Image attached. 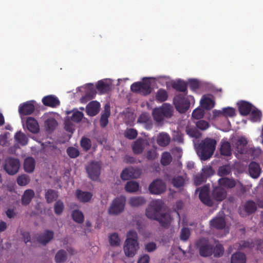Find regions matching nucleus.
<instances>
[{
	"instance_id": "nucleus-20",
	"label": "nucleus",
	"mask_w": 263,
	"mask_h": 263,
	"mask_svg": "<svg viewBox=\"0 0 263 263\" xmlns=\"http://www.w3.org/2000/svg\"><path fill=\"white\" fill-rule=\"evenodd\" d=\"M210 224L212 228L218 230H222L225 228L226 222L224 218L216 217L210 221Z\"/></svg>"
},
{
	"instance_id": "nucleus-48",
	"label": "nucleus",
	"mask_w": 263,
	"mask_h": 263,
	"mask_svg": "<svg viewBox=\"0 0 263 263\" xmlns=\"http://www.w3.org/2000/svg\"><path fill=\"white\" fill-rule=\"evenodd\" d=\"M214 256L216 257L222 256L224 253V248L221 244H217L214 247L213 245Z\"/></svg>"
},
{
	"instance_id": "nucleus-54",
	"label": "nucleus",
	"mask_w": 263,
	"mask_h": 263,
	"mask_svg": "<svg viewBox=\"0 0 263 263\" xmlns=\"http://www.w3.org/2000/svg\"><path fill=\"white\" fill-rule=\"evenodd\" d=\"M30 181L29 176L26 175H22L18 176L17 179V183L20 186H25L28 184Z\"/></svg>"
},
{
	"instance_id": "nucleus-30",
	"label": "nucleus",
	"mask_w": 263,
	"mask_h": 263,
	"mask_svg": "<svg viewBox=\"0 0 263 263\" xmlns=\"http://www.w3.org/2000/svg\"><path fill=\"white\" fill-rule=\"evenodd\" d=\"M231 263H246V257L244 253L238 252L231 257Z\"/></svg>"
},
{
	"instance_id": "nucleus-47",
	"label": "nucleus",
	"mask_w": 263,
	"mask_h": 263,
	"mask_svg": "<svg viewBox=\"0 0 263 263\" xmlns=\"http://www.w3.org/2000/svg\"><path fill=\"white\" fill-rule=\"evenodd\" d=\"M153 116L154 119L158 122L162 121L165 117L160 108H157L153 110Z\"/></svg>"
},
{
	"instance_id": "nucleus-25",
	"label": "nucleus",
	"mask_w": 263,
	"mask_h": 263,
	"mask_svg": "<svg viewBox=\"0 0 263 263\" xmlns=\"http://www.w3.org/2000/svg\"><path fill=\"white\" fill-rule=\"evenodd\" d=\"M218 182L220 186L227 189H232L236 185V181L234 179L227 177H222L220 178Z\"/></svg>"
},
{
	"instance_id": "nucleus-17",
	"label": "nucleus",
	"mask_w": 263,
	"mask_h": 263,
	"mask_svg": "<svg viewBox=\"0 0 263 263\" xmlns=\"http://www.w3.org/2000/svg\"><path fill=\"white\" fill-rule=\"evenodd\" d=\"M100 108V104L97 101H91L86 106V112L88 115L93 117L99 112Z\"/></svg>"
},
{
	"instance_id": "nucleus-13",
	"label": "nucleus",
	"mask_w": 263,
	"mask_h": 263,
	"mask_svg": "<svg viewBox=\"0 0 263 263\" xmlns=\"http://www.w3.org/2000/svg\"><path fill=\"white\" fill-rule=\"evenodd\" d=\"M33 103V101H29L21 104L18 107L20 115L21 116H26L32 114L35 110V107Z\"/></svg>"
},
{
	"instance_id": "nucleus-36",
	"label": "nucleus",
	"mask_w": 263,
	"mask_h": 263,
	"mask_svg": "<svg viewBox=\"0 0 263 263\" xmlns=\"http://www.w3.org/2000/svg\"><path fill=\"white\" fill-rule=\"evenodd\" d=\"M96 88L101 93H105L110 90V85L108 83L100 80L98 82Z\"/></svg>"
},
{
	"instance_id": "nucleus-7",
	"label": "nucleus",
	"mask_w": 263,
	"mask_h": 263,
	"mask_svg": "<svg viewBox=\"0 0 263 263\" xmlns=\"http://www.w3.org/2000/svg\"><path fill=\"white\" fill-rule=\"evenodd\" d=\"M88 177L92 180L98 179L101 174V165L98 161H91L85 166Z\"/></svg>"
},
{
	"instance_id": "nucleus-19",
	"label": "nucleus",
	"mask_w": 263,
	"mask_h": 263,
	"mask_svg": "<svg viewBox=\"0 0 263 263\" xmlns=\"http://www.w3.org/2000/svg\"><path fill=\"white\" fill-rule=\"evenodd\" d=\"M219 152L221 156L231 157L232 156V148L230 142L222 140L220 142Z\"/></svg>"
},
{
	"instance_id": "nucleus-31",
	"label": "nucleus",
	"mask_w": 263,
	"mask_h": 263,
	"mask_svg": "<svg viewBox=\"0 0 263 263\" xmlns=\"http://www.w3.org/2000/svg\"><path fill=\"white\" fill-rule=\"evenodd\" d=\"M145 202V199L142 197H134L129 199V204L133 207H138L142 205Z\"/></svg>"
},
{
	"instance_id": "nucleus-28",
	"label": "nucleus",
	"mask_w": 263,
	"mask_h": 263,
	"mask_svg": "<svg viewBox=\"0 0 263 263\" xmlns=\"http://www.w3.org/2000/svg\"><path fill=\"white\" fill-rule=\"evenodd\" d=\"M35 160L32 157H27L24 160V167L27 173H32L35 168Z\"/></svg>"
},
{
	"instance_id": "nucleus-39",
	"label": "nucleus",
	"mask_w": 263,
	"mask_h": 263,
	"mask_svg": "<svg viewBox=\"0 0 263 263\" xmlns=\"http://www.w3.org/2000/svg\"><path fill=\"white\" fill-rule=\"evenodd\" d=\"M155 98L158 102H164L168 98V93L165 89H159L156 93Z\"/></svg>"
},
{
	"instance_id": "nucleus-49",
	"label": "nucleus",
	"mask_w": 263,
	"mask_h": 263,
	"mask_svg": "<svg viewBox=\"0 0 263 263\" xmlns=\"http://www.w3.org/2000/svg\"><path fill=\"white\" fill-rule=\"evenodd\" d=\"M64 205L62 201L58 200L57 201L54 205V212L57 215H61L63 212Z\"/></svg>"
},
{
	"instance_id": "nucleus-1",
	"label": "nucleus",
	"mask_w": 263,
	"mask_h": 263,
	"mask_svg": "<svg viewBox=\"0 0 263 263\" xmlns=\"http://www.w3.org/2000/svg\"><path fill=\"white\" fill-rule=\"evenodd\" d=\"M162 208L161 200L153 201L146 209L145 215L148 219L157 221L162 227L167 229L171 225L172 218L167 213H161Z\"/></svg>"
},
{
	"instance_id": "nucleus-46",
	"label": "nucleus",
	"mask_w": 263,
	"mask_h": 263,
	"mask_svg": "<svg viewBox=\"0 0 263 263\" xmlns=\"http://www.w3.org/2000/svg\"><path fill=\"white\" fill-rule=\"evenodd\" d=\"M261 117V112L257 109L253 110L250 115L251 120L254 122H260Z\"/></svg>"
},
{
	"instance_id": "nucleus-41",
	"label": "nucleus",
	"mask_w": 263,
	"mask_h": 263,
	"mask_svg": "<svg viewBox=\"0 0 263 263\" xmlns=\"http://www.w3.org/2000/svg\"><path fill=\"white\" fill-rule=\"evenodd\" d=\"M110 116L109 108L105 107L104 112L102 115L100 119V125L102 127H105L108 123V117Z\"/></svg>"
},
{
	"instance_id": "nucleus-61",
	"label": "nucleus",
	"mask_w": 263,
	"mask_h": 263,
	"mask_svg": "<svg viewBox=\"0 0 263 263\" xmlns=\"http://www.w3.org/2000/svg\"><path fill=\"white\" fill-rule=\"evenodd\" d=\"M223 116L225 117H232L235 115V110L232 107H226L222 109Z\"/></svg>"
},
{
	"instance_id": "nucleus-60",
	"label": "nucleus",
	"mask_w": 263,
	"mask_h": 263,
	"mask_svg": "<svg viewBox=\"0 0 263 263\" xmlns=\"http://www.w3.org/2000/svg\"><path fill=\"white\" fill-rule=\"evenodd\" d=\"M196 125L197 128L204 130L209 127V123L203 120H199L196 123Z\"/></svg>"
},
{
	"instance_id": "nucleus-40",
	"label": "nucleus",
	"mask_w": 263,
	"mask_h": 263,
	"mask_svg": "<svg viewBox=\"0 0 263 263\" xmlns=\"http://www.w3.org/2000/svg\"><path fill=\"white\" fill-rule=\"evenodd\" d=\"M244 209L248 214H252L256 211L257 206L255 202L253 201L248 200L244 205Z\"/></svg>"
},
{
	"instance_id": "nucleus-42",
	"label": "nucleus",
	"mask_w": 263,
	"mask_h": 263,
	"mask_svg": "<svg viewBox=\"0 0 263 263\" xmlns=\"http://www.w3.org/2000/svg\"><path fill=\"white\" fill-rule=\"evenodd\" d=\"M73 220L77 223H82L84 221V216L83 213L78 210L73 211L71 214Z\"/></svg>"
},
{
	"instance_id": "nucleus-45",
	"label": "nucleus",
	"mask_w": 263,
	"mask_h": 263,
	"mask_svg": "<svg viewBox=\"0 0 263 263\" xmlns=\"http://www.w3.org/2000/svg\"><path fill=\"white\" fill-rule=\"evenodd\" d=\"M80 145L83 149L87 152L89 150L91 147V142L89 138L82 137L80 141Z\"/></svg>"
},
{
	"instance_id": "nucleus-21",
	"label": "nucleus",
	"mask_w": 263,
	"mask_h": 263,
	"mask_svg": "<svg viewBox=\"0 0 263 263\" xmlns=\"http://www.w3.org/2000/svg\"><path fill=\"white\" fill-rule=\"evenodd\" d=\"M35 193L33 190L27 189L25 191L21 198V203L23 205H28L34 198Z\"/></svg>"
},
{
	"instance_id": "nucleus-6",
	"label": "nucleus",
	"mask_w": 263,
	"mask_h": 263,
	"mask_svg": "<svg viewBox=\"0 0 263 263\" xmlns=\"http://www.w3.org/2000/svg\"><path fill=\"white\" fill-rule=\"evenodd\" d=\"M195 246L201 256L206 257L213 254V245L210 243L208 239L205 238H200L196 242Z\"/></svg>"
},
{
	"instance_id": "nucleus-23",
	"label": "nucleus",
	"mask_w": 263,
	"mask_h": 263,
	"mask_svg": "<svg viewBox=\"0 0 263 263\" xmlns=\"http://www.w3.org/2000/svg\"><path fill=\"white\" fill-rule=\"evenodd\" d=\"M238 104V110L240 114L242 116L249 115L252 108V105L245 101H241Z\"/></svg>"
},
{
	"instance_id": "nucleus-22",
	"label": "nucleus",
	"mask_w": 263,
	"mask_h": 263,
	"mask_svg": "<svg viewBox=\"0 0 263 263\" xmlns=\"http://www.w3.org/2000/svg\"><path fill=\"white\" fill-rule=\"evenodd\" d=\"M76 196L80 202L86 203L91 200L92 194L89 192H84L80 190H77L76 192Z\"/></svg>"
},
{
	"instance_id": "nucleus-5",
	"label": "nucleus",
	"mask_w": 263,
	"mask_h": 263,
	"mask_svg": "<svg viewBox=\"0 0 263 263\" xmlns=\"http://www.w3.org/2000/svg\"><path fill=\"white\" fill-rule=\"evenodd\" d=\"M131 90L136 93H140L143 96H147L150 94L152 91L151 83L146 78L143 82L134 83L130 86Z\"/></svg>"
},
{
	"instance_id": "nucleus-38",
	"label": "nucleus",
	"mask_w": 263,
	"mask_h": 263,
	"mask_svg": "<svg viewBox=\"0 0 263 263\" xmlns=\"http://www.w3.org/2000/svg\"><path fill=\"white\" fill-rule=\"evenodd\" d=\"M16 141L22 145H26L28 143V138L21 132H17L14 136Z\"/></svg>"
},
{
	"instance_id": "nucleus-64",
	"label": "nucleus",
	"mask_w": 263,
	"mask_h": 263,
	"mask_svg": "<svg viewBox=\"0 0 263 263\" xmlns=\"http://www.w3.org/2000/svg\"><path fill=\"white\" fill-rule=\"evenodd\" d=\"M157 249V245L154 242H148L145 245V251L147 252H152Z\"/></svg>"
},
{
	"instance_id": "nucleus-14",
	"label": "nucleus",
	"mask_w": 263,
	"mask_h": 263,
	"mask_svg": "<svg viewBox=\"0 0 263 263\" xmlns=\"http://www.w3.org/2000/svg\"><path fill=\"white\" fill-rule=\"evenodd\" d=\"M147 142L142 138H138L132 145V149L135 154H141L147 145Z\"/></svg>"
},
{
	"instance_id": "nucleus-51",
	"label": "nucleus",
	"mask_w": 263,
	"mask_h": 263,
	"mask_svg": "<svg viewBox=\"0 0 263 263\" xmlns=\"http://www.w3.org/2000/svg\"><path fill=\"white\" fill-rule=\"evenodd\" d=\"M45 125L48 130L53 131L58 125V122L53 118L48 119L45 121Z\"/></svg>"
},
{
	"instance_id": "nucleus-62",
	"label": "nucleus",
	"mask_w": 263,
	"mask_h": 263,
	"mask_svg": "<svg viewBox=\"0 0 263 263\" xmlns=\"http://www.w3.org/2000/svg\"><path fill=\"white\" fill-rule=\"evenodd\" d=\"M190 236V231L187 228H183L180 232V239L181 240L186 241L188 239Z\"/></svg>"
},
{
	"instance_id": "nucleus-55",
	"label": "nucleus",
	"mask_w": 263,
	"mask_h": 263,
	"mask_svg": "<svg viewBox=\"0 0 263 263\" xmlns=\"http://www.w3.org/2000/svg\"><path fill=\"white\" fill-rule=\"evenodd\" d=\"M207 178L205 174H203L202 173L198 174L196 175L194 178V183L196 185H200L202 183L205 182L206 181Z\"/></svg>"
},
{
	"instance_id": "nucleus-44",
	"label": "nucleus",
	"mask_w": 263,
	"mask_h": 263,
	"mask_svg": "<svg viewBox=\"0 0 263 263\" xmlns=\"http://www.w3.org/2000/svg\"><path fill=\"white\" fill-rule=\"evenodd\" d=\"M202 106L206 109H210L214 106V102L213 100L209 98H204L202 99L200 101Z\"/></svg>"
},
{
	"instance_id": "nucleus-32",
	"label": "nucleus",
	"mask_w": 263,
	"mask_h": 263,
	"mask_svg": "<svg viewBox=\"0 0 263 263\" xmlns=\"http://www.w3.org/2000/svg\"><path fill=\"white\" fill-rule=\"evenodd\" d=\"M171 183L176 189L182 188L185 185V179L182 176H175L172 179Z\"/></svg>"
},
{
	"instance_id": "nucleus-35",
	"label": "nucleus",
	"mask_w": 263,
	"mask_h": 263,
	"mask_svg": "<svg viewBox=\"0 0 263 263\" xmlns=\"http://www.w3.org/2000/svg\"><path fill=\"white\" fill-rule=\"evenodd\" d=\"M231 171V165L230 164H227L219 167L217 174L220 177H223L230 174Z\"/></svg>"
},
{
	"instance_id": "nucleus-18",
	"label": "nucleus",
	"mask_w": 263,
	"mask_h": 263,
	"mask_svg": "<svg viewBox=\"0 0 263 263\" xmlns=\"http://www.w3.org/2000/svg\"><path fill=\"white\" fill-rule=\"evenodd\" d=\"M172 87L177 91L183 92L184 95H187V84L183 80L178 79L172 84Z\"/></svg>"
},
{
	"instance_id": "nucleus-57",
	"label": "nucleus",
	"mask_w": 263,
	"mask_h": 263,
	"mask_svg": "<svg viewBox=\"0 0 263 263\" xmlns=\"http://www.w3.org/2000/svg\"><path fill=\"white\" fill-rule=\"evenodd\" d=\"M67 155L71 158H76L78 157L80 155L79 151L73 147H69L66 150Z\"/></svg>"
},
{
	"instance_id": "nucleus-12",
	"label": "nucleus",
	"mask_w": 263,
	"mask_h": 263,
	"mask_svg": "<svg viewBox=\"0 0 263 263\" xmlns=\"http://www.w3.org/2000/svg\"><path fill=\"white\" fill-rule=\"evenodd\" d=\"M141 169L137 167H129L122 172L120 177L122 179L126 180L130 178H138L141 174Z\"/></svg>"
},
{
	"instance_id": "nucleus-58",
	"label": "nucleus",
	"mask_w": 263,
	"mask_h": 263,
	"mask_svg": "<svg viewBox=\"0 0 263 263\" xmlns=\"http://www.w3.org/2000/svg\"><path fill=\"white\" fill-rule=\"evenodd\" d=\"M83 116L84 115L82 112L77 110L72 114L70 119L73 122L79 123L82 120Z\"/></svg>"
},
{
	"instance_id": "nucleus-8",
	"label": "nucleus",
	"mask_w": 263,
	"mask_h": 263,
	"mask_svg": "<svg viewBox=\"0 0 263 263\" xmlns=\"http://www.w3.org/2000/svg\"><path fill=\"white\" fill-rule=\"evenodd\" d=\"M186 95L178 94L175 96L173 103L176 109L180 113L185 112L190 106V102Z\"/></svg>"
},
{
	"instance_id": "nucleus-2",
	"label": "nucleus",
	"mask_w": 263,
	"mask_h": 263,
	"mask_svg": "<svg viewBox=\"0 0 263 263\" xmlns=\"http://www.w3.org/2000/svg\"><path fill=\"white\" fill-rule=\"evenodd\" d=\"M209 192V187L206 185L200 189L199 195L200 201L209 206H213V199L216 201H222L227 196V191L220 186H215L213 189L211 193L212 199L210 196Z\"/></svg>"
},
{
	"instance_id": "nucleus-37",
	"label": "nucleus",
	"mask_w": 263,
	"mask_h": 263,
	"mask_svg": "<svg viewBox=\"0 0 263 263\" xmlns=\"http://www.w3.org/2000/svg\"><path fill=\"white\" fill-rule=\"evenodd\" d=\"M185 132L190 137L192 138L197 139L201 136V133L195 127L187 126Z\"/></svg>"
},
{
	"instance_id": "nucleus-33",
	"label": "nucleus",
	"mask_w": 263,
	"mask_h": 263,
	"mask_svg": "<svg viewBox=\"0 0 263 263\" xmlns=\"http://www.w3.org/2000/svg\"><path fill=\"white\" fill-rule=\"evenodd\" d=\"M124 188L127 192L134 193L138 191L139 184L136 181H129L126 183Z\"/></svg>"
},
{
	"instance_id": "nucleus-10",
	"label": "nucleus",
	"mask_w": 263,
	"mask_h": 263,
	"mask_svg": "<svg viewBox=\"0 0 263 263\" xmlns=\"http://www.w3.org/2000/svg\"><path fill=\"white\" fill-rule=\"evenodd\" d=\"M20 165V161L17 159L10 157L5 160L4 170L8 174L12 175L18 172Z\"/></svg>"
},
{
	"instance_id": "nucleus-34",
	"label": "nucleus",
	"mask_w": 263,
	"mask_h": 263,
	"mask_svg": "<svg viewBox=\"0 0 263 263\" xmlns=\"http://www.w3.org/2000/svg\"><path fill=\"white\" fill-rule=\"evenodd\" d=\"M159 108L161 110L162 114L165 118H170L172 116L173 109V107L171 105L164 103Z\"/></svg>"
},
{
	"instance_id": "nucleus-11",
	"label": "nucleus",
	"mask_w": 263,
	"mask_h": 263,
	"mask_svg": "<svg viewBox=\"0 0 263 263\" xmlns=\"http://www.w3.org/2000/svg\"><path fill=\"white\" fill-rule=\"evenodd\" d=\"M166 185L165 183L161 179L154 180L149 185L148 190L152 194L159 195L166 191Z\"/></svg>"
},
{
	"instance_id": "nucleus-24",
	"label": "nucleus",
	"mask_w": 263,
	"mask_h": 263,
	"mask_svg": "<svg viewBox=\"0 0 263 263\" xmlns=\"http://www.w3.org/2000/svg\"><path fill=\"white\" fill-rule=\"evenodd\" d=\"M249 172L252 178H257L260 175L261 168L257 163L251 162L249 165Z\"/></svg>"
},
{
	"instance_id": "nucleus-26",
	"label": "nucleus",
	"mask_w": 263,
	"mask_h": 263,
	"mask_svg": "<svg viewBox=\"0 0 263 263\" xmlns=\"http://www.w3.org/2000/svg\"><path fill=\"white\" fill-rule=\"evenodd\" d=\"M27 129L31 133L35 134L39 130V126L37 121L32 117H28L26 121Z\"/></svg>"
},
{
	"instance_id": "nucleus-29",
	"label": "nucleus",
	"mask_w": 263,
	"mask_h": 263,
	"mask_svg": "<svg viewBox=\"0 0 263 263\" xmlns=\"http://www.w3.org/2000/svg\"><path fill=\"white\" fill-rule=\"evenodd\" d=\"M58 192L52 189H48L45 192V198L48 203H51L58 198Z\"/></svg>"
},
{
	"instance_id": "nucleus-43",
	"label": "nucleus",
	"mask_w": 263,
	"mask_h": 263,
	"mask_svg": "<svg viewBox=\"0 0 263 263\" xmlns=\"http://www.w3.org/2000/svg\"><path fill=\"white\" fill-rule=\"evenodd\" d=\"M67 259L66 252L60 250L57 252L55 256V261L57 263H64Z\"/></svg>"
},
{
	"instance_id": "nucleus-56",
	"label": "nucleus",
	"mask_w": 263,
	"mask_h": 263,
	"mask_svg": "<svg viewBox=\"0 0 263 263\" xmlns=\"http://www.w3.org/2000/svg\"><path fill=\"white\" fill-rule=\"evenodd\" d=\"M137 131L134 128L127 129L124 133V136L128 139L133 140L136 138L137 136Z\"/></svg>"
},
{
	"instance_id": "nucleus-50",
	"label": "nucleus",
	"mask_w": 263,
	"mask_h": 263,
	"mask_svg": "<svg viewBox=\"0 0 263 263\" xmlns=\"http://www.w3.org/2000/svg\"><path fill=\"white\" fill-rule=\"evenodd\" d=\"M172 157L168 152H164L162 155L161 163L164 166L168 165L171 163Z\"/></svg>"
},
{
	"instance_id": "nucleus-4",
	"label": "nucleus",
	"mask_w": 263,
	"mask_h": 263,
	"mask_svg": "<svg viewBox=\"0 0 263 263\" xmlns=\"http://www.w3.org/2000/svg\"><path fill=\"white\" fill-rule=\"evenodd\" d=\"M139 248L137 233L134 230H130L127 234V238L124 246L125 255L129 257H133Z\"/></svg>"
},
{
	"instance_id": "nucleus-63",
	"label": "nucleus",
	"mask_w": 263,
	"mask_h": 263,
	"mask_svg": "<svg viewBox=\"0 0 263 263\" xmlns=\"http://www.w3.org/2000/svg\"><path fill=\"white\" fill-rule=\"evenodd\" d=\"M146 157L148 160H152L157 157V153L155 149H152L148 151L146 154Z\"/></svg>"
},
{
	"instance_id": "nucleus-3",
	"label": "nucleus",
	"mask_w": 263,
	"mask_h": 263,
	"mask_svg": "<svg viewBox=\"0 0 263 263\" xmlns=\"http://www.w3.org/2000/svg\"><path fill=\"white\" fill-rule=\"evenodd\" d=\"M216 145L217 141L215 139L207 137L195 144V147L197 154L200 159L202 161H206L213 156Z\"/></svg>"
},
{
	"instance_id": "nucleus-53",
	"label": "nucleus",
	"mask_w": 263,
	"mask_h": 263,
	"mask_svg": "<svg viewBox=\"0 0 263 263\" xmlns=\"http://www.w3.org/2000/svg\"><path fill=\"white\" fill-rule=\"evenodd\" d=\"M247 140L244 138L242 137L238 140L237 144L238 149L237 151L239 153H243L244 148L247 145Z\"/></svg>"
},
{
	"instance_id": "nucleus-52",
	"label": "nucleus",
	"mask_w": 263,
	"mask_h": 263,
	"mask_svg": "<svg viewBox=\"0 0 263 263\" xmlns=\"http://www.w3.org/2000/svg\"><path fill=\"white\" fill-rule=\"evenodd\" d=\"M109 241L111 246H118L120 243V239L116 233H112L109 236Z\"/></svg>"
},
{
	"instance_id": "nucleus-16",
	"label": "nucleus",
	"mask_w": 263,
	"mask_h": 263,
	"mask_svg": "<svg viewBox=\"0 0 263 263\" xmlns=\"http://www.w3.org/2000/svg\"><path fill=\"white\" fill-rule=\"evenodd\" d=\"M54 232L52 231L45 230L43 233L40 234L37 238V241L42 245H46L53 238Z\"/></svg>"
},
{
	"instance_id": "nucleus-59",
	"label": "nucleus",
	"mask_w": 263,
	"mask_h": 263,
	"mask_svg": "<svg viewBox=\"0 0 263 263\" xmlns=\"http://www.w3.org/2000/svg\"><path fill=\"white\" fill-rule=\"evenodd\" d=\"M204 112L201 108L195 109L192 114L193 118L199 120L202 118L204 116Z\"/></svg>"
},
{
	"instance_id": "nucleus-15",
	"label": "nucleus",
	"mask_w": 263,
	"mask_h": 263,
	"mask_svg": "<svg viewBox=\"0 0 263 263\" xmlns=\"http://www.w3.org/2000/svg\"><path fill=\"white\" fill-rule=\"evenodd\" d=\"M42 101L45 106L51 107H56L60 103L58 98L53 95L46 96L43 97Z\"/></svg>"
},
{
	"instance_id": "nucleus-27",
	"label": "nucleus",
	"mask_w": 263,
	"mask_h": 263,
	"mask_svg": "<svg viewBox=\"0 0 263 263\" xmlns=\"http://www.w3.org/2000/svg\"><path fill=\"white\" fill-rule=\"evenodd\" d=\"M171 138L166 133H160L157 137V142L158 144L162 147L167 146L170 142Z\"/></svg>"
},
{
	"instance_id": "nucleus-9",
	"label": "nucleus",
	"mask_w": 263,
	"mask_h": 263,
	"mask_svg": "<svg viewBox=\"0 0 263 263\" xmlns=\"http://www.w3.org/2000/svg\"><path fill=\"white\" fill-rule=\"evenodd\" d=\"M126 198L121 196L116 198L112 202L109 209L108 213L111 215H117L121 213L124 209Z\"/></svg>"
}]
</instances>
